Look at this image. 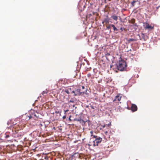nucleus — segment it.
Returning a JSON list of instances; mask_svg holds the SVG:
<instances>
[{"mask_svg": "<svg viewBox=\"0 0 160 160\" xmlns=\"http://www.w3.org/2000/svg\"><path fill=\"white\" fill-rule=\"evenodd\" d=\"M117 66L118 70L123 71L126 69L127 65L125 61L121 59L118 62L117 64Z\"/></svg>", "mask_w": 160, "mask_h": 160, "instance_id": "f257e3e1", "label": "nucleus"}, {"mask_svg": "<svg viewBox=\"0 0 160 160\" xmlns=\"http://www.w3.org/2000/svg\"><path fill=\"white\" fill-rule=\"evenodd\" d=\"M95 138V140L93 141V146H98V144L101 142L102 141V138L100 137H98L97 136L96 138Z\"/></svg>", "mask_w": 160, "mask_h": 160, "instance_id": "f03ea898", "label": "nucleus"}, {"mask_svg": "<svg viewBox=\"0 0 160 160\" xmlns=\"http://www.w3.org/2000/svg\"><path fill=\"white\" fill-rule=\"evenodd\" d=\"M86 90H83L81 89H78L75 91V96L79 95L85 93Z\"/></svg>", "mask_w": 160, "mask_h": 160, "instance_id": "7ed1b4c3", "label": "nucleus"}, {"mask_svg": "<svg viewBox=\"0 0 160 160\" xmlns=\"http://www.w3.org/2000/svg\"><path fill=\"white\" fill-rule=\"evenodd\" d=\"M146 26L144 27V28L146 30L148 29L152 30L153 28V27L151 25H150L148 23L146 22Z\"/></svg>", "mask_w": 160, "mask_h": 160, "instance_id": "20e7f679", "label": "nucleus"}, {"mask_svg": "<svg viewBox=\"0 0 160 160\" xmlns=\"http://www.w3.org/2000/svg\"><path fill=\"white\" fill-rule=\"evenodd\" d=\"M137 106L136 105L134 104H132L131 107V110L132 112H134L136 111L137 110Z\"/></svg>", "mask_w": 160, "mask_h": 160, "instance_id": "39448f33", "label": "nucleus"}, {"mask_svg": "<svg viewBox=\"0 0 160 160\" xmlns=\"http://www.w3.org/2000/svg\"><path fill=\"white\" fill-rule=\"evenodd\" d=\"M121 96H120L119 95H117L115 97L113 101V102L116 100H118V101H120L121 100Z\"/></svg>", "mask_w": 160, "mask_h": 160, "instance_id": "423d86ee", "label": "nucleus"}, {"mask_svg": "<svg viewBox=\"0 0 160 160\" xmlns=\"http://www.w3.org/2000/svg\"><path fill=\"white\" fill-rule=\"evenodd\" d=\"M111 18L114 20L117 21L118 19V16L115 15L112 16Z\"/></svg>", "mask_w": 160, "mask_h": 160, "instance_id": "0eeeda50", "label": "nucleus"}, {"mask_svg": "<svg viewBox=\"0 0 160 160\" xmlns=\"http://www.w3.org/2000/svg\"><path fill=\"white\" fill-rule=\"evenodd\" d=\"M70 91H71V88H70L68 89H66L64 91V92H66V93H67L68 94H69L70 93Z\"/></svg>", "mask_w": 160, "mask_h": 160, "instance_id": "6e6552de", "label": "nucleus"}, {"mask_svg": "<svg viewBox=\"0 0 160 160\" xmlns=\"http://www.w3.org/2000/svg\"><path fill=\"white\" fill-rule=\"evenodd\" d=\"M111 26L112 28H113V29L114 31H118V29L116 28V27H115V26L114 25H113V24H111Z\"/></svg>", "mask_w": 160, "mask_h": 160, "instance_id": "1a4fd4ad", "label": "nucleus"}, {"mask_svg": "<svg viewBox=\"0 0 160 160\" xmlns=\"http://www.w3.org/2000/svg\"><path fill=\"white\" fill-rule=\"evenodd\" d=\"M48 92V91L47 89H46L45 90L43 91L42 92V94L43 95H44L45 94H46Z\"/></svg>", "mask_w": 160, "mask_h": 160, "instance_id": "9d476101", "label": "nucleus"}, {"mask_svg": "<svg viewBox=\"0 0 160 160\" xmlns=\"http://www.w3.org/2000/svg\"><path fill=\"white\" fill-rule=\"evenodd\" d=\"M135 20L134 19H132L131 20V23L132 24H134L135 26L136 25V24L135 23Z\"/></svg>", "mask_w": 160, "mask_h": 160, "instance_id": "9b49d317", "label": "nucleus"}, {"mask_svg": "<svg viewBox=\"0 0 160 160\" xmlns=\"http://www.w3.org/2000/svg\"><path fill=\"white\" fill-rule=\"evenodd\" d=\"M136 40L135 39L130 38L128 40V41L130 42L131 41H136Z\"/></svg>", "mask_w": 160, "mask_h": 160, "instance_id": "f8f14e48", "label": "nucleus"}, {"mask_svg": "<svg viewBox=\"0 0 160 160\" xmlns=\"http://www.w3.org/2000/svg\"><path fill=\"white\" fill-rule=\"evenodd\" d=\"M79 89H81L82 90H86L85 92H87V89L85 88L84 86H82Z\"/></svg>", "mask_w": 160, "mask_h": 160, "instance_id": "ddd939ff", "label": "nucleus"}, {"mask_svg": "<svg viewBox=\"0 0 160 160\" xmlns=\"http://www.w3.org/2000/svg\"><path fill=\"white\" fill-rule=\"evenodd\" d=\"M90 133L91 134V136L93 137L92 138H96V137H97V136L93 135V132L92 131H90Z\"/></svg>", "mask_w": 160, "mask_h": 160, "instance_id": "4468645a", "label": "nucleus"}, {"mask_svg": "<svg viewBox=\"0 0 160 160\" xmlns=\"http://www.w3.org/2000/svg\"><path fill=\"white\" fill-rule=\"evenodd\" d=\"M104 22H106V23H108V20L107 19H105L104 21L102 22V23H103Z\"/></svg>", "mask_w": 160, "mask_h": 160, "instance_id": "2eb2a0df", "label": "nucleus"}, {"mask_svg": "<svg viewBox=\"0 0 160 160\" xmlns=\"http://www.w3.org/2000/svg\"><path fill=\"white\" fill-rule=\"evenodd\" d=\"M34 116L37 118H38V116H37V115L36 114L35 112L34 113H33L32 114V116Z\"/></svg>", "mask_w": 160, "mask_h": 160, "instance_id": "dca6fc26", "label": "nucleus"}, {"mask_svg": "<svg viewBox=\"0 0 160 160\" xmlns=\"http://www.w3.org/2000/svg\"><path fill=\"white\" fill-rule=\"evenodd\" d=\"M111 25H108L107 26V27H107V28H106L108 30L109 29H110V28H111Z\"/></svg>", "mask_w": 160, "mask_h": 160, "instance_id": "f3484780", "label": "nucleus"}, {"mask_svg": "<svg viewBox=\"0 0 160 160\" xmlns=\"http://www.w3.org/2000/svg\"><path fill=\"white\" fill-rule=\"evenodd\" d=\"M136 2L135 1H133L132 2L131 4L132 7H133L134 6V3Z\"/></svg>", "mask_w": 160, "mask_h": 160, "instance_id": "a211bd4d", "label": "nucleus"}, {"mask_svg": "<svg viewBox=\"0 0 160 160\" xmlns=\"http://www.w3.org/2000/svg\"><path fill=\"white\" fill-rule=\"evenodd\" d=\"M142 39H143L144 41H145L146 39L145 38V35L143 33L142 34Z\"/></svg>", "mask_w": 160, "mask_h": 160, "instance_id": "6ab92c4d", "label": "nucleus"}, {"mask_svg": "<svg viewBox=\"0 0 160 160\" xmlns=\"http://www.w3.org/2000/svg\"><path fill=\"white\" fill-rule=\"evenodd\" d=\"M55 113L56 114H58V113L60 114V113H61V112H60L59 111H56L55 112Z\"/></svg>", "mask_w": 160, "mask_h": 160, "instance_id": "aec40b11", "label": "nucleus"}, {"mask_svg": "<svg viewBox=\"0 0 160 160\" xmlns=\"http://www.w3.org/2000/svg\"><path fill=\"white\" fill-rule=\"evenodd\" d=\"M90 108H92V109H94V107L92 105H91L90 106Z\"/></svg>", "mask_w": 160, "mask_h": 160, "instance_id": "412c9836", "label": "nucleus"}, {"mask_svg": "<svg viewBox=\"0 0 160 160\" xmlns=\"http://www.w3.org/2000/svg\"><path fill=\"white\" fill-rule=\"evenodd\" d=\"M120 29L122 31H123V30H125V28H121Z\"/></svg>", "mask_w": 160, "mask_h": 160, "instance_id": "4be33fe9", "label": "nucleus"}, {"mask_svg": "<svg viewBox=\"0 0 160 160\" xmlns=\"http://www.w3.org/2000/svg\"><path fill=\"white\" fill-rule=\"evenodd\" d=\"M68 102L69 103H70V102H72V103H74V101L73 100H70Z\"/></svg>", "mask_w": 160, "mask_h": 160, "instance_id": "5701e85b", "label": "nucleus"}, {"mask_svg": "<svg viewBox=\"0 0 160 160\" xmlns=\"http://www.w3.org/2000/svg\"><path fill=\"white\" fill-rule=\"evenodd\" d=\"M80 121H81V122H83V123H84V124H85V122H85V121H84L83 120H80Z\"/></svg>", "mask_w": 160, "mask_h": 160, "instance_id": "b1692460", "label": "nucleus"}, {"mask_svg": "<svg viewBox=\"0 0 160 160\" xmlns=\"http://www.w3.org/2000/svg\"><path fill=\"white\" fill-rule=\"evenodd\" d=\"M69 111L68 110H64V113L66 114L67 112H68Z\"/></svg>", "mask_w": 160, "mask_h": 160, "instance_id": "393cba45", "label": "nucleus"}, {"mask_svg": "<svg viewBox=\"0 0 160 160\" xmlns=\"http://www.w3.org/2000/svg\"><path fill=\"white\" fill-rule=\"evenodd\" d=\"M111 124L110 122V123H109V124H108V127H109L110 126H111Z\"/></svg>", "mask_w": 160, "mask_h": 160, "instance_id": "a878e982", "label": "nucleus"}, {"mask_svg": "<svg viewBox=\"0 0 160 160\" xmlns=\"http://www.w3.org/2000/svg\"><path fill=\"white\" fill-rule=\"evenodd\" d=\"M72 93H74V95L75 96V91H72Z\"/></svg>", "mask_w": 160, "mask_h": 160, "instance_id": "bb28decb", "label": "nucleus"}, {"mask_svg": "<svg viewBox=\"0 0 160 160\" xmlns=\"http://www.w3.org/2000/svg\"><path fill=\"white\" fill-rule=\"evenodd\" d=\"M9 137V135H6L5 137H6V138H8Z\"/></svg>", "mask_w": 160, "mask_h": 160, "instance_id": "cd10ccee", "label": "nucleus"}, {"mask_svg": "<svg viewBox=\"0 0 160 160\" xmlns=\"http://www.w3.org/2000/svg\"><path fill=\"white\" fill-rule=\"evenodd\" d=\"M104 133H105V134L106 135H107V133H108V132L107 131H105L104 132Z\"/></svg>", "mask_w": 160, "mask_h": 160, "instance_id": "c85d7f7f", "label": "nucleus"}, {"mask_svg": "<svg viewBox=\"0 0 160 160\" xmlns=\"http://www.w3.org/2000/svg\"><path fill=\"white\" fill-rule=\"evenodd\" d=\"M62 118H63V119H65V118H66V116H63V117H62Z\"/></svg>", "mask_w": 160, "mask_h": 160, "instance_id": "c756f323", "label": "nucleus"}, {"mask_svg": "<svg viewBox=\"0 0 160 160\" xmlns=\"http://www.w3.org/2000/svg\"><path fill=\"white\" fill-rule=\"evenodd\" d=\"M71 117V116H70V117H69V120H70V121H71L72 120H71V118H70V117Z\"/></svg>", "mask_w": 160, "mask_h": 160, "instance_id": "7c9ffc66", "label": "nucleus"}, {"mask_svg": "<svg viewBox=\"0 0 160 160\" xmlns=\"http://www.w3.org/2000/svg\"><path fill=\"white\" fill-rule=\"evenodd\" d=\"M32 116H30L29 117V119H30L32 118Z\"/></svg>", "mask_w": 160, "mask_h": 160, "instance_id": "2f4dec72", "label": "nucleus"}, {"mask_svg": "<svg viewBox=\"0 0 160 160\" xmlns=\"http://www.w3.org/2000/svg\"><path fill=\"white\" fill-rule=\"evenodd\" d=\"M160 7V6H158L157 8V9H158V8Z\"/></svg>", "mask_w": 160, "mask_h": 160, "instance_id": "473e14b6", "label": "nucleus"}, {"mask_svg": "<svg viewBox=\"0 0 160 160\" xmlns=\"http://www.w3.org/2000/svg\"><path fill=\"white\" fill-rule=\"evenodd\" d=\"M40 125H41V126H42V124H41Z\"/></svg>", "mask_w": 160, "mask_h": 160, "instance_id": "72a5a7b5", "label": "nucleus"}]
</instances>
